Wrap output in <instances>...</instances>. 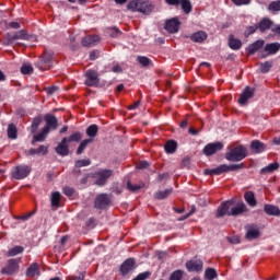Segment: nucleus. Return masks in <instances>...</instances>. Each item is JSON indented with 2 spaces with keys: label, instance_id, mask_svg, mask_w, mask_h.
Segmentation results:
<instances>
[{
  "label": "nucleus",
  "instance_id": "17",
  "mask_svg": "<svg viewBox=\"0 0 280 280\" xmlns=\"http://www.w3.org/2000/svg\"><path fill=\"white\" fill-rule=\"evenodd\" d=\"M253 95H255V90L249 86L245 88V90L243 91V93L241 94V96L238 98V104L244 106V104H246V102H248V100H250V97H253Z\"/></svg>",
  "mask_w": 280,
  "mask_h": 280
},
{
  "label": "nucleus",
  "instance_id": "8",
  "mask_svg": "<svg viewBox=\"0 0 280 280\" xmlns=\"http://www.w3.org/2000/svg\"><path fill=\"white\" fill-rule=\"evenodd\" d=\"M85 86H100V74L97 71L90 69L84 73Z\"/></svg>",
  "mask_w": 280,
  "mask_h": 280
},
{
  "label": "nucleus",
  "instance_id": "2",
  "mask_svg": "<svg viewBox=\"0 0 280 280\" xmlns=\"http://www.w3.org/2000/svg\"><path fill=\"white\" fill-rule=\"evenodd\" d=\"M127 10L131 12H140L144 16H150L154 12V4L151 1H130L127 5Z\"/></svg>",
  "mask_w": 280,
  "mask_h": 280
},
{
  "label": "nucleus",
  "instance_id": "35",
  "mask_svg": "<svg viewBox=\"0 0 280 280\" xmlns=\"http://www.w3.org/2000/svg\"><path fill=\"white\" fill-rule=\"evenodd\" d=\"M7 132H8L9 139H16L19 137V130L16 129L15 124H10L8 126Z\"/></svg>",
  "mask_w": 280,
  "mask_h": 280
},
{
  "label": "nucleus",
  "instance_id": "64",
  "mask_svg": "<svg viewBox=\"0 0 280 280\" xmlns=\"http://www.w3.org/2000/svg\"><path fill=\"white\" fill-rule=\"evenodd\" d=\"M96 58H97V52L96 51L90 52V60H96Z\"/></svg>",
  "mask_w": 280,
  "mask_h": 280
},
{
  "label": "nucleus",
  "instance_id": "42",
  "mask_svg": "<svg viewBox=\"0 0 280 280\" xmlns=\"http://www.w3.org/2000/svg\"><path fill=\"white\" fill-rule=\"evenodd\" d=\"M183 277H185V271L177 269L171 273L168 280H183Z\"/></svg>",
  "mask_w": 280,
  "mask_h": 280
},
{
  "label": "nucleus",
  "instance_id": "53",
  "mask_svg": "<svg viewBox=\"0 0 280 280\" xmlns=\"http://www.w3.org/2000/svg\"><path fill=\"white\" fill-rule=\"evenodd\" d=\"M137 170H145L150 167V164L147 161H141L136 165Z\"/></svg>",
  "mask_w": 280,
  "mask_h": 280
},
{
  "label": "nucleus",
  "instance_id": "31",
  "mask_svg": "<svg viewBox=\"0 0 280 280\" xmlns=\"http://www.w3.org/2000/svg\"><path fill=\"white\" fill-rule=\"evenodd\" d=\"M42 124H43V117L42 116H37L33 119L32 125H31L32 135H36V132H38V128Z\"/></svg>",
  "mask_w": 280,
  "mask_h": 280
},
{
  "label": "nucleus",
  "instance_id": "24",
  "mask_svg": "<svg viewBox=\"0 0 280 280\" xmlns=\"http://www.w3.org/2000/svg\"><path fill=\"white\" fill-rule=\"evenodd\" d=\"M38 275H40V267L38 264L34 262L27 268L26 277L33 279V277H37Z\"/></svg>",
  "mask_w": 280,
  "mask_h": 280
},
{
  "label": "nucleus",
  "instance_id": "48",
  "mask_svg": "<svg viewBox=\"0 0 280 280\" xmlns=\"http://www.w3.org/2000/svg\"><path fill=\"white\" fill-rule=\"evenodd\" d=\"M272 69V63L270 61H266L264 63H260V71L261 73H268Z\"/></svg>",
  "mask_w": 280,
  "mask_h": 280
},
{
  "label": "nucleus",
  "instance_id": "46",
  "mask_svg": "<svg viewBox=\"0 0 280 280\" xmlns=\"http://www.w3.org/2000/svg\"><path fill=\"white\" fill-rule=\"evenodd\" d=\"M86 279V271H81L78 275H70L67 280H84Z\"/></svg>",
  "mask_w": 280,
  "mask_h": 280
},
{
  "label": "nucleus",
  "instance_id": "20",
  "mask_svg": "<svg viewBox=\"0 0 280 280\" xmlns=\"http://www.w3.org/2000/svg\"><path fill=\"white\" fill-rule=\"evenodd\" d=\"M264 45H265L264 39H258V40L254 42L253 44H250L246 48V51L249 56H253V54H257V51H259V49H261V47H264Z\"/></svg>",
  "mask_w": 280,
  "mask_h": 280
},
{
  "label": "nucleus",
  "instance_id": "40",
  "mask_svg": "<svg viewBox=\"0 0 280 280\" xmlns=\"http://www.w3.org/2000/svg\"><path fill=\"white\" fill-rule=\"evenodd\" d=\"M98 130H100V128L97 127V125H91L86 129V135H88V137H91L90 139H93V138L97 137Z\"/></svg>",
  "mask_w": 280,
  "mask_h": 280
},
{
  "label": "nucleus",
  "instance_id": "52",
  "mask_svg": "<svg viewBox=\"0 0 280 280\" xmlns=\"http://www.w3.org/2000/svg\"><path fill=\"white\" fill-rule=\"evenodd\" d=\"M63 194H65V196H68V198H71V196H73V194H75V189H73L69 186H66L63 188Z\"/></svg>",
  "mask_w": 280,
  "mask_h": 280
},
{
  "label": "nucleus",
  "instance_id": "55",
  "mask_svg": "<svg viewBox=\"0 0 280 280\" xmlns=\"http://www.w3.org/2000/svg\"><path fill=\"white\" fill-rule=\"evenodd\" d=\"M232 3H234V5H248L250 0H232Z\"/></svg>",
  "mask_w": 280,
  "mask_h": 280
},
{
  "label": "nucleus",
  "instance_id": "14",
  "mask_svg": "<svg viewBox=\"0 0 280 280\" xmlns=\"http://www.w3.org/2000/svg\"><path fill=\"white\" fill-rule=\"evenodd\" d=\"M19 272V260L10 259L4 268L1 269V275H14Z\"/></svg>",
  "mask_w": 280,
  "mask_h": 280
},
{
  "label": "nucleus",
  "instance_id": "36",
  "mask_svg": "<svg viewBox=\"0 0 280 280\" xmlns=\"http://www.w3.org/2000/svg\"><path fill=\"white\" fill-rule=\"evenodd\" d=\"M174 191V189L170 188L166 190H160L155 192L154 198L156 200H165V198H168V196Z\"/></svg>",
  "mask_w": 280,
  "mask_h": 280
},
{
  "label": "nucleus",
  "instance_id": "25",
  "mask_svg": "<svg viewBox=\"0 0 280 280\" xmlns=\"http://www.w3.org/2000/svg\"><path fill=\"white\" fill-rule=\"evenodd\" d=\"M60 200H62V195H60V192L55 191V192L51 194V196H50L51 207H54L55 209H59Z\"/></svg>",
  "mask_w": 280,
  "mask_h": 280
},
{
  "label": "nucleus",
  "instance_id": "61",
  "mask_svg": "<svg viewBox=\"0 0 280 280\" xmlns=\"http://www.w3.org/2000/svg\"><path fill=\"white\" fill-rule=\"evenodd\" d=\"M34 213H36V211L28 212L27 214L22 215L21 220H30Z\"/></svg>",
  "mask_w": 280,
  "mask_h": 280
},
{
  "label": "nucleus",
  "instance_id": "9",
  "mask_svg": "<svg viewBox=\"0 0 280 280\" xmlns=\"http://www.w3.org/2000/svg\"><path fill=\"white\" fill-rule=\"evenodd\" d=\"M32 172V170L30 168V166L27 165H20V166H15L13 172H12V176L16 179V180H23V178H27V176H30V173Z\"/></svg>",
  "mask_w": 280,
  "mask_h": 280
},
{
  "label": "nucleus",
  "instance_id": "7",
  "mask_svg": "<svg viewBox=\"0 0 280 280\" xmlns=\"http://www.w3.org/2000/svg\"><path fill=\"white\" fill-rule=\"evenodd\" d=\"M110 176H113V171L102 170L94 173L93 178H95V185H97L98 187H104Z\"/></svg>",
  "mask_w": 280,
  "mask_h": 280
},
{
  "label": "nucleus",
  "instance_id": "15",
  "mask_svg": "<svg viewBox=\"0 0 280 280\" xmlns=\"http://www.w3.org/2000/svg\"><path fill=\"white\" fill-rule=\"evenodd\" d=\"M44 119L46 121V126L44 127V129H47L48 132L58 128V119L56 118V116L51 114H46L44 116Z\"/></svg>",
  "mask_w": 280,
  "mask_h": 280
},
{
  "label": "nucleus",
  "instance_id": "56",
  "mask_svg": "<svg viewBox=\"0 0 280 280\" xmlns=\"http://www.w3.org/2000/svg\"><path fill=\"white\" fill-rule=\"evenodd\" d=\"M47 152H48V148L43 144L39 145L37 149V154H47Z\"/></svg>",
  "mask_w": 280,
  "mask_h": 280
},
{
  "label": "nucleus",
  "instance_id": "21",
  "mask_svg": "<svg viewBox=\"0 0 280 280\" xmlns=\"http://www.w3.org/2000/svg\"><path fill=\"white\" fill-rule=\"evenodd\" d=\"M83 47H92V45H95V43H100V36L98 35H88L82 38L81 40Z\"/></svg>",
  "mask_w": 280,
  "mask_h": 280
},
{
  "label": "nucleus",
  "instance_id": "11",
  "mask_svg": "<svg viewBox=\"0 0 280 280\" xmlns=\"http://www.w3.org/2000/svg\"><path fill=\"white\" fill-rule=\"evenodd\" d=\"M110 205V197L107 194H100L94 200L95 209H106Z\"/></svg>",
  "mask_w": 280,
  "mask_h": 280
},
{
  "label": "nucleus",
  "instance_id": "12",
  "mask_svg": "<svg viewBox=\"0 0 280 280\" xmlns=\"http://www.w3.org/2000/svg\"><path fill=\"white\" fill-rule=\"evenodd\" d=\"M137 262L135 261V258H128L120 265V275L122 277H126L129 272H132L135 270V266Z\"/></svg>",
  "mask_w": 280,
  "mask_h": 280
},
{
  "label": "nucleus",
  "instance_id": "26",
  "mask_svg": "<svg viewBox=\"0 0 280 280\" xmlns=\"http://www.w3.org/2000/svg\"><path fill=\"white\" fill-rule=\"evenodd\" d=\"M207 36L208 35L203 31H199L190 36V40H192V43H205Z\"/></svg>",
  "mask_w": 280,
  "mask_h": 280
},
{
  "label": "nucleus",
  "instance_id": "33",
  "mask_svg": "<svg viewBox=\"0 0 280 280\" xmlns=\"http://www.w3.org/2000/svg\"><path fill=\"white\" fill-rule=\"evenodd\" d=\"M279 170V163L275 162L260 170V174H272Z\"/></svg>",
  "mask_w": 280,
  "mask_h": 280
},
{
  "label": "nucleus",
  "instance_id": "58",
  "mask_svg": "<svg viewBox=\"0 0 280 280\" xmlns=\"http://www.w3.org/2000/svg\"><path fill=\"white\" fill-rule=\"evenodd\" d=\"M228 241L230 244H240V237L237 236L228 237Z\"/></svg>",
  "mask_w": 280,
  "mask_h": 280
},
{
  "label": "nucleus",
  "instance_id": "18",
  "mask_svg": "<svg viewBox=\"0 0 280 280\" xmlns=\"http://www.w3.org/2000/svg\"><path fill=\"white\" fill-rule=\"evenodd\" d=\"M57 154L59 156H68L69 155V142L67 141V138H63L61 142L56 148Z\"/></svg>",
  "mask_w": 280,
  "mask_h": 280
},
{
  "label": "nucleus",
  "instance_id": "6",
  "mask_svg": "<svg viewBox=\"0 0 280 280\" xmlns=\"http://www.w3.org/2000/svg\"><path fill=\"white\" fill-rule=\"evenodd\" d=\"M166 5H173L178 8L180 5L184 14H190L194 7L191 5L190 0H164Z\"/></svg>",
  "mask_w": 280,
  "mask_h": 280
},
{
  "label": "nucleus",
  "instance_id": "59",
  "mask_svg": "<svg viewBox=\"0 0 280 280\" xmlns=\"http://www.w3.org/2000/svg\"><path fill=\"white\" fill-rule=\"evenodd\" d=\"M141 104V101H136L133 104L129 105V110H135V108H139V105Z\"/></svg>",
  "mask_w": 280,
  "mask_h": 280
},
{
  "label": "nucleus",
  "instance_id": "39",
  "mask_svg": "<svg viewBox=\"0 0 280 280\" xmlns=\"http://www.w3.org/2000/svg\"><path fill=\"white\" fill-rule=\"evenodd\" d=\"M82 132L75 131L69 138H67L68 143H80L82 141Z\"/></svg>",
  "mask_w": 280,
  "mask_h": 280
},
{
  "label": "nucleus",
  "instance_id": "30",
  "mask_svg": "<svg viewBox=\"0 0 280 280\" xmlns=\"http://www.w3.org/2000/svg\"><path fill=\"white\" fill-rule=\"evenodd\" d=\"M27 32L25 30H21L9 37V40L12 43L14 40H26Z\"/></svg>",
  "mask_w": 280,
  "mask_h": 280
},
{
  "label": "nucleus",
  "instance_id": "19",
  "mask_svg": "<svg viewBox=\"0 0 280 280\" xmlns=\"http://www.w3.org/2000/svg\"><path fill=\"white\" fill-rule=\"evenodd\" d=\"M246 234L245 237L246 240H257L259 237V228L255 224H250L246 226Z\"/></svg>",
  "mask_w": 280,
  "mask_h": 280
},
{
  "label": "nucleus",
  "instance_id": "3",
  "mask_svg": "<svg viewBox=\"0 0 280 280\" xmlns=\"http://www.w3.org/2000/svg\"><path fill=\"white\" fill-rule=\"evenodd\" d=\"M246 156H248V149H246L244 145L230 148L225 153L226 161H230L231 163L244 161Z\"/></svg>",
  "mask_w": 280,
  "mask_h": 280
},
{
  "label": "nucleus",
  "instance_id": "10",
  "mask_svg": "<svg viewBox=\"0 0 280 280\" xmlns=\"http://www.w3.org/2000/svg\"><path fill=\"white\" fill-rule=\"evenodd\" d=\"M223 148L224 144H222V142H211L203 148L202 153L206 156H213V154L220 152V150H222Z\"/></svg>",
  "mask_w": 280,
  "mask_h": 280
},
{
  "label": "nucleus",
  "instance_id": "49",
  "mask_svg": "<svg viewBox=\"0 0 280 280\" xmlns=\"http://www.w3.org/2000/svg\"><path fill=\"white\" fill-rule=\"evenodd\" d=\"M91 165V160L90 159H85V160H79L75 162V167H86Z\"/></svg>",
  "mask_w": 280,
  "mask_h": 280
},
{
  "label": "nucleus",
  "instance_id": "38",
  "mask_svg": "<svg viewBox=\"0 0 280 280\" xmlns=\"http://www.w3.org/2000/svg\"><path fill=\"white\" fill-rule=\"evenodd\" d=\"M25 248L23 246H14L8 250L7 257H16V255H21Z\"/></svg>",
  "mask_w": 280,
  "mask_h": 280
},
{
  "label": "nucleus",
  "instance_id": "45",
  "mask_svg": "<svg viewBox=\"0 0 280 280\" xmlns=\"http://www.w3.org/2000/svg\"><path fill=\"white\" fill-rule=\"evenodd\" d=\"M137 61L139 65H141V67H150V65H152V60L145 56H138Z\"/></svg>",
  "mask_w": 280,
  "mask_h": 280
},
{
  "label": "nucleus",
  "instance_id": "50",
  "mask_svg": "<svg viewBox=\"0 0 280 280\" xmlns=\"http://www.w3.org/2000/svg\"><path fill=\"white\" fill-rule=\"evenodd\" d=\"M142 187L141 185H132L130 180L127 182V189H129V191H139Z\"/></svg>",
  "mask_w": 280,
  "mask_h": 280
},
{
  "label": "nucleus",
  "instance_id": "57",
  "mask_svg": "<svg viewBox=\"0 0 280 280\" xmlns=\"http://www.w3.org/2000/svg\"><path fill=\"white\" fill-rule=\"evenodd\" d=\"M257 30H259V26H248L247 27V34L248 36H250V34H255V32H257Z\"/></svg>",
  "mask_w": 280,
  "mask_h": 280
},
{
  "label": "nucleus",
  "instance_id": "23",
  "mask_svg": "<svg viewBox=\"0 0 280 280\" xmlns=\"http://www.w3.org/2000/svg\"><path fill=\"white\" fill-rule=\"evenodd\" d=\"M229 47H230V49H233L234 51L242 49V39H237V38H235L234 35H230L229 36Z\"/></svg>",
  "mask_w": 280,
  "mask_h": 280
},
{
  "label": "nucleus",
  "instance_id": "37",
  "mask_svg": "<svg viewBox=\"0 0 280 280\" xmlns=\"http://www.w3.org/2000/svg\"><path fill=\"white\" fill-rule=\"evenodd\" d=\"M270 27H272V21L268 19H262L258 24V30H260V32H266L270 30Z\"/></svg>",
  "mask_w": 280,
  "mask_h": 280
},
{
  "label": "nucleus",
  "instance_id": "60",
  "mask_svg": "<svg viewBox=\"0 0 280 280\" xmlns=\"http://www.w3.org/2000/svg\"><path fill=\"white\" fill-rule=\"evenodd\" d=\"M9 27L12 30H19L21 27V24L19 22H11L9 23Z\"/></svg>",
  "mask_w": 280,
  "mask_h": 280
},
{
  "label": "nucleus",
  "instance_id": "62",
  "mask_svg": "<svg viewBox=\"0 0 280 280\" xmlns=\"http://www.w3.org/2000/svg\"><path fill=\"white\" fill-rule=\"evenodd\" d=\"M179 126H180V128H187V126H189V120H187V119L182 120Z\"/></svg>",
  "mask_w": 280,
  "mask_h": 280
},
{
  "label": "nucleus",
  "instance_id": "29",
  "mask_svg": "<svg viewBox=\"0 0 280 280\" xmlns=\"http://www.w3.org/2000/svg\"><path fill=\"white\" fill-rule=\"evenodd\" d=\"M244 198L249 207H257V199H255V192L246 191L244 194Z\"/></svg>",
  "mask_w": 280,
  "mask_h": 280
},
{
  "label": "nucleus",
  "instance_id": "63",
  "mask_svg": "<svg viewBox=\"0 0 280 280\" xmlns=\"http://www.w3.org/2000/svg\"><path fill=\"white\" fill-rule=\"evenodd\" d=\"M271 32H273L275 34H278V36H280V25L271 28Z\"/></svg>",
  "mask_w": 280,
  "mask_h": 280
},
{
  "label": "nucleus",
  "instance_id": "13",
  "mask_svg": "<svg viewBox=\"0 0 280 280\" xmlns=\"http://www.w3.org/2000/svg\"><path fill=\"white\" fill-rule=\"evenodd\" d=\"M165 30L170 34H176L178 30H180V20H178V18L166 20Z\"/></svg>",
  "mask_w": 280,
  "mask_h": 280
},
{
  "label": "nucleus",
  "instance_id": "41",
  "mask_svg": "<svg viewBox=\"0 0 280 280\" xmlns=\"http://www.w3.org/2000/svg\"><path fill=\"white\" fill-rule=\"evenodd\" d=\"M89 143H93V138H89V139L81 141L79 148L77 149V154H82V152H84V150H86V145H89Z\"/></svg>",
  "mask_w": 280,
  "mask_h": 280
},
{
  "label": "nucleus",
  "instance_id": "5",
  "mask_svg": "<svg viewBox=\"0 0 280 280\" xmlns=\"http://www.w3.org/2000/svg\"><path fill=\"white\" fill-rule=\"evenodd\" d=\"M54 51L45 50L36 63L37 69L40 71H49L54 65Z\"/></svg>",
  "mask_w": 280,
  "mask_h": 280
},
{
  "label": "nucleus",
  "instance_id": "16",
  "mask_svg": "<svg viewBox=\"0 0 280 280\" xmlns=\"http://www.w3.org/2000/svg\"><path fill=\"white\" fill-rule=\"evenodd\" d=\"M203 268V262L200 259L197 260H188L186 262V269L188 272H201Z\"/></svg>",
  "mask_w": 280,
  "mask_h": 280
},
{
  "label": "nucleus",
  "instance_id": "4",
  "mask_svg": "<svg viewBox=\"0 0 280 280\" xmlns=\"http://www.w3.org/2000/svg\"><path fill=\"white\" fill-rule=\"evenodd\" d=\"M240 170H244V163L231 164V165L222 164V165L218 166L217 168L205 170V175L206 176H220L221 174H225L229 172H237Z\"/></svg>",
  "mask_w": 280,
  "mask_h": 280
},
{
  "label": "nucleus",
  "instance_id": "51",
  "mask_svg": "<svg viewBox=\"0 0 280 280\" xmlns=\"http://www.w3.org/2000/svg\"><path fill=\"white\" fill-rule=\"evenodd\" d=\"M109 36L112 38H117V37L121 36V31H119V28H110Z\"/></svg>",
  "mask_w": 280,
  "mask_h": 280
},
{
  "label": "nucleus",
  "instance_id": "34",
  "mask_svg": "<svg viewBox=\"0 0 280 280\" xmlns=\"http://www.w3.org/2000/svg\"><path fill=\"white\" fill-rule=\"evenodd\" d=\"M49 135V131L45 128L42 129V131L33 137L32 143H36L38 141H45L47 136Z\"/></svg>",
  "mask_w": 280,
  "mask_h": 280
},
{
  "label": "nucleus",
  "instance_id": "47",
  "mask_svg": "<svg viewBox=\"0 0 280 280\" xmlns=\"http://www.w3.org/2000/svg\"><path fill=\"white\" fill-rule=\"evenodd\" d=\"M268 10L270 12H280V0L278 1H272L269 7Z\"/></svg>",
  "mask_w": 280,
  "mask_h": 280
},
{
  "label": "nucleus",
  "instance_id": "22",
  "mask_svg": "<svg viewBox=\"0 0 280 280\" xmlns=\"http://www.w3.org/2000/svg\"><path fill=\"white\" fill-rule=\"evenodd\" d=\"M250 149L253 150L254 154H261V152L266 151V144L259 140H254L250 143Z\"/></svg>",
  "mask_w": 280,
  "mask_h": 280
},
{
  "label": "nucleus",
  "instance_id": "32",
  "mask_svg": "<svg viewBox=\"0 0 280 280\" xmlns=\"http://www.w3.org/2000/svg\"><path fill=\"white\" fill-rule=\"evenodd\" d=\"M177 145L178 144L174 140L167 141L164 145V150H165L166 154H174V152H176Z\"/></svg>",
  "mask_w": 280,
  "mask_h": 280
},
{
  "label": "nucleus",
  "instance_id": "43",
  "mask_svg": "<svg viewBox=\"0 0 280 280\" xmlns=\"http://www.w3.org/2000/svg\"><path fill=\"white\" fill-rule=\"evenodd\" d=\"M21 73H23V75H32V73H34V68L30 63H24L21 67Z\"/></svg>",
  "mask_w": 280,
  "mask_h": 280
},
{
  "label": "nucleus",
  "instance_id": "44",
  "mask_svg": "<svg viewBox=\"0 0 280 280\" xmlns=\"http://www.w3.org/2000/svg\"><path fill=\"white\" fill-rule=\"evenodd\" d=\"M218 277V271H215V269L213 268H208L206 269V272H205V278L207 280H213Z\"/></svg>",
  "mask_w": 280,
  "mask_h": 280
},
{
  "label": "nucleus",
  "instance_id": "27",
  "mask_svg": "<svg viewBox=\"0 0 280 280\" xmlns=\"http://www.w3.org/2000/svg\"><path fill=\"white\" fill-rule=\"evenodd\" d=\"M280 49V44L279 43H271V44H266L265 46V51L269 54V56H275L277 51Z\"/></svg>",
  "mask_w": 280,
  "mask_h": 280
},
{
  "label": "nucleus",
  "instance_id": "54",
  "mask_svg": "<svg viewBox=\"0 0 280 280\" xmlns=\"http://www.w3.org/2000/svg\"><path fill=\"white\" fill-rule=\"evenodd\" d=\"M45 91H46L47 95H54V93H56L58 91V86L52 85V86L46 88Z\"/></svg>",
  "mask_w": 280,
  "mask_h": 280
},
{
  "label": "nucleus",
  "instance_id": "1",
  "mask_svg": "<svg viewBox=\"0 0 280 280\" xmlns=\"http://www.w3.org/2000/svg\"><path fill=\"white\" fill-rule=\"evenodd\" d=\"M244 213H248V207L243 201L235 203L233 200H228L222 202L217 209V218H224V215H233L237 218V215H244Z\"/></svg>",
  "mask_w": 280,
  "mask_h": 280
},
{
  "label": "nucleus",
  "instance_id": "28",
  "mask_svg": "<svg viewBox=\"0 0 280 280\" xmlns=\"http://www.w3.org/2000/svg\"><path fill=\"white\" fill-rule=\"evenodd\" d=\"M264 211L267 213V215H280L279 207L273 205H265Z\"/></svg>",
  "mask_w": 280,
  "mask_h": 280
}]
</instances>
